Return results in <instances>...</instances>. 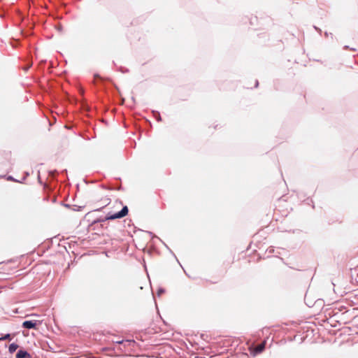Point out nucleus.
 Here are the masks:
<instances>
[{"mask_svg":"<svg viewBox=\"0 0 358 358\" xmlns=\"http://www.w3.org/2000/svg\"><path fill=\"white\" fill-rule=\"evenodd\" d=\"M19 348V345L16 343H12L8 346V352L10 354H13Z\"/></svg>","mask_w":358,"mask_h":358,"instance_id":"423d86ee","label":"nucleus"},{"mask_svg":"<svg viewBox=\"0 0 358 358\" xmlns=\"http://www.w3.org/2000/svg\"><path fill=\"white\" fill-rule=\"evenodd\" d=\"M83 207L82 206H79V209H78V210H80L81 208H83Z\"/></svg>","mask_w":358,"mask_h":358,"instance_id":"f704fd0d","label":"nucleus"},{"mask_svg":"<svg viewBox=\"0 0 358 358\" xmlns=\"http://www.w3.org/2000/svg\"><path fill=\"white\" fill-rule=\"evenodd\" d=\"M15 336V334H1V336H0V341H10L13 339Z\"/></svg>","mask_w":358,"mask_h":358,"instance_id":"39448f33","label":"nucleus"},{"mask_svg":"<svg viewBox=\"0 0 358 358\" xmlns=\"http://www.w3.org/2000/svg\"><path fill=\"white\" fill-rule=\"evenodd\" d=\"M54 172L57 173V170H55ZM53 173V171H50V173Z\"/></svg>","mask_w":358,"mask_h":358,"instance_id":"c9c22d12","label":"nucleus"},{"mask_svg":"<svg viewBox=\"0 0 358 358\" xmlns=\"http://www.w3.org/2000/svg\"><path fill=\"white\" fill-rule=\"evenodd\" d=\"M113 189H115L117 190H123V187L121 184L117 185V186L114 187Z\"/></svg>","mask_w":358,"mask_h":358,"instance_id":"6ab92c4d","label":"nucleus"},{"mask_svg":"<svg viewBox=\"0 0 358 358\" xmlns=\"http://www.w3.org/2000/svg\"><path fill=\"white\" fill-rule=\"evenodd\" d=\"M20 44V41L17 39L12 38L11 45L13 47H16Z\"/></svg>","mask_w":358,"mask_h":358,"instance_id":"ddd939ff","label":"nucleus"},{"mask_svg":"<svg viewBox=\"0 0 358 358\" xmlns=\"http://www.w3.org/2000/svg\"><path fill=\"white\" fill-rule=\"evenodd\" d=\"M258 85H259V81H258L257 80H256L255 87H258Z\"/></svg>","mask_w":358,"mask_h":358,"instance_id":"bb28decb","label":"nucleus"},{"mask_svg":"<svg viewBox=\"0 0 358 358\" xmlns=\"http://www.w3.org/2000/svg\"><path fill=\"white\" fill-rule=\"evenodd\" d=\"M117 71H119L123 73H128L129 71V69L125 68L124 66H119L117 68Z\"/></svg>","mask_w":358,"mask_h":358,"instance_id":"9b49d317","label":"nucleus"},{"mask_svg":"<svg viewBox=\"0 0 358 358\" xmlns=\"http://www.w3.org/2000/svg\"><path fill=\"white\" fill-rule=\"evenodd\" d=\"M266 343H261L255 347L250 348V352L253 356L255 357L257 355L261 354L265 350Z\"/></svg>","mask_w":358,"mask_h":358,"instance_id":"7ed1b4c3","label":"nucleus"},{"mask_svg":"<svg viewBox=\"0 0 358 358\" xmlns=\"http://www.w3.org/2000/svg\"><path fill=\"white\" fill-rule=\"evenodd\" d=\"M129 213V208L127 206H123L122 208L115 213H108L103 218H97L96 220H94L91 224L90 225V227L92 228V229L94 230L96 229L95 225H99L100 223L103 222L107 220H113L116 219H121L126 215H128Z\"/></svg>","mask_w":358,"mask_h":358,"instance_id":"f257e3e1","label":"nucleus"},{"mask_svg":"<svg viewBox=\"0 0 358 358\" xmlns=\"http://www.w3.org/2000/svg\"><path fill=\"white\" fill-rule=\"evenodd\" d=\"M163 244L166 246V248H168V249L169 250V251L173 254V255L175 257H176V255H175V254H174V253H173V252L169 249V247H168V246H167L164 243H163ZM176 260L178 262V258H176Z\"/></svg>","mask_w":358,"mask_h":358,"instance_id":"5701e85b","label":"nucleus"},{"mask_svg":"<svg viewBox=\"0 0 358 358\" xmlns=\"http://www.w3.org/2000/svg\"><path fill=\"white\" fill-rule=\"evenodd\" d=\"M41 324L42 321L41 320H24L22 324V327L26 329H37Z\"/></svg>","mask_w":358,"mask_h":358,"instance_id":"f03ea898","label":"nucleus"},{"mask_svg":"<svg viewBox=\"0 0 358 358\" xmlns=\"http://www.w3.org/2000/svg\"><path fill=\"white\" fill-rule=\"evenodd\" d=\"M315 303H321V301H320V300H317V301H315Z\"/></svg>","mask_w":358,"mask_h":358,"instance_id":"2f4dec72","label":"nucleus"},{"mask_svg":"<svg viewBox=\"0 0 358 358\" xmlns=\"http://www.w3.org/2000/svg\"><path fill=\"white\" fill-rule=\"evenodd\" d=\"M55 28L59 32H62L63 31V27L61 24L56 25Z\"/></svg>","mask_w":358,"mask_h":358,"instance_id":"2eb2a0df","label":"nucleus"},{"mask_svg":"<svg viewBox=\"0 0 358 358\" xmlns=\"http://www.w3.org/2000/svg\"><path fill=\"white\" fill-rule=\"evenodd\" d=\"M103 208H104V206H102V207H100V208L96 209L95 210L96 211H101Z\"/></svg>","mask_w":358,"mask_h":358,"instance_id":"a878e982","label":"nucleus"},{"mask_svg":"<svg viewBox=\"0 0 358 358\" xmlns=\"http://www.w3.org/2000/svg\"><path fill=\"white\" fill-rule=\"evenodd\" d=\"M148 233L151 236L152 238H157L159 239L160 241H162V243H164L158 236H157L156 235H155L151 231H148Z\"/></svg>","mask_w":358,"mask_h":358,"instance_id":"dca6fc26","label":"nucleus"},{"mask_svg":"<svg viewBox=\"0 0 358 358\" xmlns=\"http://www.w3.org/2000/svg\"><path fill=\"white\" fill-rule=\"evenodd\" d=\"M62 173H65V174H66V173H67V170H66V169H64V170L62 171Z\"/></svg>","mask_w":358,"mask_h":358,"instance_id":"cd10ccee","label":"nucleus"},{"mask_svg":"<svg viewBox=\"0 0 358 358\" xmlns=\"http://www.w3.org/2000/svg\"><path fill=\"white\" fill-rule=\"evenodd\" d=\"M65 206L69 207L70 206L69 204H65Z\"/></svg>","mask_w":358,"mask_h":358,"instance_id":"e433bc0d","label":"nucleus"},{"mask_svg":"<svg viewBox=\"0 0 358 358\" xmlns=\"http://www.w3.org/2000/svg\"><path fill=\"white\" fill-rule=\"evenodd\" d=\"M125 342H127V343H135V341L134 340H120V341H114L115 343L119 344V345L123 344Z\"/></svg>","mask_w":358,"mask_h":358,"instance_id":"9d476101","label":"nucleus"},{"mask_svg":"<svg viewBox=\"0 0 358 358\" xmlns=\"http://www.w3.org/2000/svg\"><path fill=\"white\" fill-rule=\"evenodd\" d=\"M0 358H2V357H0Z\"/></svg>","mask_w":358,"mask_h":358,"instance_id":"4c0bfd02","label":"nucleus"},{"mask_svg":"<svg viewBox=\"0 0 358 358\" xmlns=\"http://www.w3.org/2000/svg\"><path fill=\"white\" fill-rule=\"evenodd\" d=\"M6 179L9 181H14V182H16V181H18V180L14 178L12 176H8L6 177Z\"/></svg>","mask_w":358,"mask_h":358,"instance_id":"f3484780","label":"nucleus"},{"mask_svg":"<svg viewBox=\"0 0 358 358\" xmlns=\"http://www.w3.org/2000/svg\"><path fill=\"white\" fill-rule=\"evenodd\" d=\"M345 309V307L344 306H341L338 308H335L331 311L333 316H337V315L339 313V312H341Z\"/></svg>","mask_w":358,"mask_h":358,"instance_id":"0eeeda50","label":"nucleus"},{"mask_svg":"<svg viewBox=\"0 0 358 358\" xmlns=\"http://www.w3.org/2000/svg\"><path fill=\"white\" fill-rule=\"evenodd\" d=\"M24 175H25L24 177L22 178L23 180H24L27 178V177H28L29 176V173L28 172H25Z\"/></svg>","mask_w":358,"mask_h":358,"instance_id":"393cba45","label":"nucleus"},{"mask_svg":"<svg viewBox=\"0 0 358 358\" xmlns=\"http://www.w3.org/2000/svg\"><path fill=\"white\" fill-rule=\"evenodd\" d=\"M164 292H165V289L164 287H160L158 288L157 294L158 296H160Z\"/></svg>","mask_w":358,"mask_h":358,"instance_id":"f8f14e48","label":"nucleus"},{"mask_svg":"<svg viewBox=\"0 0 358 358\" xmlns=\"http://www.w3.org/2000/svg\"><path fill=\"white\" fill-rule=\"evenodd\" d=\"M110 199H108V198H106V199H105V203H106L105 204V206H107V205H108V204L110 203Z\"/></svg>","mask_w":358,"mask_h":358,"instance_id":"b1692460","label":"nucleus"},{"mask_svg":"<svg viewBox=\"0 0 358 358\" xmlns=\"http://www.w3.org/2000/svg\"><path fill=\"white\" fill-rule=\"evenodd\" d=\"M350 50H352V51H355V50H356V49H355V48H350Z\"/></svg>","mask_w":358,"mask_h":358,"instance_id":"72a5a7b5","label":"nucleus"},{"mask_svg":"<svg viewBox=\"0 0 358 358\" xmlns=\"http://www.w3.org/2000/svg\"><path fill=\"white\" fill-rule=\"evenodd\" d=\"M324 36H325L326 37H329V36H331V38H333V34H332V33H329V32H327V31H325V32H324Z\"/></svg>","mask_w":358,"mask_h":358,"instance_id":"412c9836","label":"nucleus"},{"mask_svg":"<svg viewBox=\"0 0 358 358\" xmlns=\"http://www.w3.org/2000/svg\"><path fill=\"white\" fill-rule=\"evenodd\" d=\"M15 358H31V355L27 350L21 348L17 350Z\"/></svg>","mask_w":358,"mask_h":358,"instance_id":"20e7f679","label":"nucleus"},{"mask_svg":"<svg viewBox=\"0 0 358 358\" xmlns=\"http://www.w3.org/2000/svg\"><path fill=\"white\" fill-rule=\"evenodd\" d=\"M349 48H349V46H348V45H345V46L343 47V49H345V50H347V49H349Z\"/></svg>","mask_w":358,"mask_h":358,"instance_id":"c85d7f7f","label":"nucleus"},{"mask_svg":"<svg viewBox=\"0 0 358 358\" xmlns=\"http://www.w3.org/2000/svg\"><path fill=\"white\" fill-rule=\"evenodd\" d=\"M94 79L95 82H98V81L101 80V77L99 74L95 73L94 75Z\"/></svg>","mask_w":358,"mask_h":358,"instance_id":"4468645a","label":"nucleus"},{"mask_svg":"<svg viewBox=\"0 0 358 358\" xmlns=\"http://www.w3.org/2000/svg\"><path fill=\"white\" fill-rule=\"evenodd\" d=\"M163 244L166 246V248H168V249L169 250V251L173 254V255L175 257H176V255H175V254H174V253H173V252L169 249V247H168V246H167L164 243H163ZM176 260L178 262V258H176Z\"/></svg>","mask_w":358,"mask_h":358,"instance_id":"4be33fe9","label":"nucleus"},{"mask_svg":"<svg viewBox=\"0 0 358 358\" xmlns=\"http://www.w3.org/2000/svg\"><path fill=\"white\" fill-rule=\"evenodd\" d=\"M38 182L42 185H45L44 183L42 182L41 180V176H40V171H38Z\"/></svg>","mask_w":358,"mask_h":358,"instance_id":"a211bd4d","label":"nucleus"},{"mask_svg":"<svg viewBox=\"0 0 358 358\" xmlns=\"http://www.w3.org/2000/svg\"><path fill=\"white\" fill-rule=\"evenodd\" d=\"M304 301H305L306 304L308 307H312L315 304V303H313L310 300L308 299L307 294L305 295Z\"/></svg>","mask_w":358,"mask_h":358,"instance_id":"1a4fd4ad","label":"nucleus"},{"mask_svg":"<svg viewBox=\"0 0 358 358\" xmlns=\"http://www.w3.org/2000/svg\"><path fill=\"white\" fill-rule=\"evenodd\" d=\"M152 113L153 117L157 122H162V117H161V115H160L159 112H158L157 110H152Z\"/></svg>","mask_w":358,"mask_h":358,"instance_id":"6e6552de","label":"nucleus"},{"mask_svg":"<svg viewBox=\"0 0 358 358\" xmlns=\"http://www.w3.org/2000/svg\"><path fill=\"white\" fill-rule=\"evenodd\" d=\"M29 69V66H27V67H25V68H24V70H25V71H27Z\"/></svg>","mask_w":358,"mask_h":358,"instance_id":"7c9ffc66","label":"nucleus"},{"mask_svg":"<svg viewBox=\"0 0 358 358\" xmlns=\"http://www.w3.org/2000/svg\"><path fill=\"white\" fill-rule=\"evenodd\" d=\"M24 182V180L22 179L20 180H18V181H16V182H20V183H22Z\"/></svg>","mask_w":358,"mask_h":358,"instance_id":"c756f323","label":"nucleus"},{"mask_svg":"<svg viewBox=\"0 0 358 358\" xmlns=\"http://www.w3.org/2000/svg\"><path fill=\"white\" fill-rule=\"evenodd\" d=\"M313 28L315 29V31H317L320 34H321L322 33V30L321 29H320L319 27H316V26H313Z\"/></svg>","mask_w":358,"mask_h":358,"instance_id":"aec40b11","label":"nucleus"},{"mask_svg":"<svg viewBox=\"0 0 358 358\" xmlns=\"http://www.w3.org/2000/svg\"><path fill=\"white\" fill-rule=\"evenodd\" d=\"M110 350V348H103V350Z\"/></svg>","mask_w":358,"mask_h":358,"instance_id":"473e14b6","label":"nucleus"}]
</instances>
